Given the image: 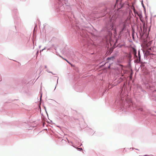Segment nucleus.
<instances>
[{"mask_svg": "<svg viewBox=\"0 0 156 156\" xmlns=\"http://www.w3.org/2000/svg\"><path fill=\"white\" fill-rule=\"evenodd\" d=\"M130 22V19L127 17L124 22L120 24L119 26L121 28L120 33H122L123 32L126 30V27L128 25Z\"/></svg>", "mask_w": 156, "mask_h": 156, "instance_id": "nucleus-1", "label": "nucleus"}, {"mask_svg": "<svg viewBox=\"0 0 156 156\" xmlns=\"http://www.w3.org/2000/svg\"><path fill=\"white\" fill-rule=\"evenodd\" d=\"M133 53L134 56L137 58V56L136 55V50L134 48H133Z\"/></svg>", "mask_w": 156, "mask_h": 156, "instance_id": "nucleus-2", "label": "nucleus"}, {"mask_svg": "<svg viewBox=\"0 0 156 156\" xmlns=\"http://www.w3.org/2000/svg\"><path fill=\"white\" fill-rule=\"evenodd\" d=\"M138 58H139V61H140V53L139 51H138Z\"/></svg>", "mask_w": 156, "mask_h": 156, "instance_id": "nucleus-3", "label": "nucleus"}, {"mask_svg": "<svg viewBox=\"0 0 156 156\" xmlns=\"http://www.w3.org/2000/svg\"><path fill=\"white\" fill-rule=\"evenodd\" d=\"M63 59H64L65 60H66L67 62H68V63H69V64H70V63L68 62V60H67L66 59H65V58H63Z\"/></svg>", "mask_w": 156, "mask_h": 156, "instance_id": "nucleus-4", "label": "nucleus"}, {"mask_svg": "<svg viewBox=\"0 0 156 156\" xmlns=\"http://www.w3.org/2000/svg\"><path fill=\"white\" fill-rule=\"evenodd\" d=\"M114 59V57H111V58H108V59Z\"/></svg>", "mask_w": 156, "mask_h": 156, "instance_id": "nucleus-5", "label": "nucleus"}, {"mask_svg": "<svg viewBox=\"0 0 156 156\" xmlns=\"http://www.w3.org/2000/svg\"><path fill=\"white\" fill-rule=\"evenodd\" d=\"M79 149H81V150H82V149L81 148H79Z\"/></svg>", "mask_w": 156, "mask_h": 156, "instance_id": "nucleus-6", "label": "nucleus"}, {"mask_svg": "<svg viewBox=\"0 0 156 156\" xmlns=\"http://www.w3.org/2000/svg\"><path fill=\"white\" fill-rule=\"evenodd\" d=\"M140 110H141V111H142V108H141V109H140Z\"/></svg>", "mask_w": 156, "mask_h": 156, "instance_id": "nucleus-7", "label": "nucleus"}]
</instances>
